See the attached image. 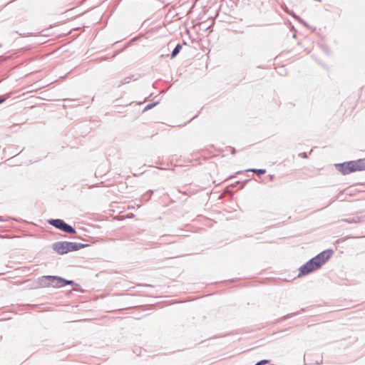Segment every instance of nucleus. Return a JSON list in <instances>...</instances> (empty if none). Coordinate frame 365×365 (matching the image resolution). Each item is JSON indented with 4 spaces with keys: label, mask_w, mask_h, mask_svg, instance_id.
<instances>
[{
    "label": "nucleus",
    "mask_w": 365,
    "mask_h": 365,
    "mask_svg": "<svg viewBox=\"0 0 365 365\" xmlns=\"http://www.w3.org/2000/svg\"><path fill=\"white\" fill-rule=\"evenodd\" d=\"M335 167L344 175L354 172L364 171L365 170V158L336 164Z\"/></svg>",
    "instance_id": "nucleus-1"
},
{
    "label": "nucleus",
    "mask_w": 365,
    "mask_h": 365,
    "mask_svg": "<svg viewBox=\"0 0 365 365\" xmlns=\"http://www.w3.org/2000/svg\"><path fill=\"white\" fill-rule=\"evenodd\" d=\"M53 280H56L57 281V284L61 286V287H63L66 284H70V285H73V281H71V280H66V279H63L61 277H53Z\"/></svg>",
    "instance_id": "nucleus-6"
},
{
    "label": "nucleus",
    "mask_w": 365,
    "mask_h": 365,
    "mask_svg": "<svg viewBox=\"0 0 365 365\" xmlns=\"http://www.w3.org/2000/svg\"><path fill=\"white\" fill-rule=\"evenodd\" d=\"M181 49V46L180 44L177 45L176 47L174 48V50L172 52V57L175 56Z\"/></svg>",
    "instance_id": "nucleus-8"
},
{
    "label": "nucleus",
    "mask_w": 365,
    "mask_h": 365,
    "mask_svg": "<svg viewBox=\"0 0 365 365\" xmlns=\"http://www.w3.org/2000/svg\"><path fill=\"white\" fill-rule=\"evenodd\" d=\"M86 246L85 245L78 244L76 242H60L55 243L53 247L59 255H64L70 252L78 250Z\"/></svg>",
    "instance_id": "nucleus-2"
},
{
    "label": "nucleus",
    "mask_w": 365,
    "mask_h": 365,
    "mask_svg": "<svg viewBox=\"0 0 365 365\" xmlns=\"http://www.w3.org/2000/svg\"><path fill=\"white\" fill-rule=\"evenodd\" d=\"M48 222L55 227L60 229L67 233H75V230L70 225H67L62 220H51Z\"/></svg>",
    "instance_id": "nucleus-4"
},
{
    "label": "nucleus",
    "mask_w": 365,
    "mask_h": 365,
    "mask_svg": "<svg viewBox=\"0 0 365 365\" xmlns=\"http://www.w3.org/2000/svg\"><path fill=\"white\" fill-rule=\"evenodd\" d=\"M332 255L333 251L331 250H327L313 257L312 259L316 264L315 267H317L318 269L320 268L326 262L328 261Z\"/></svg>",
    "instance_id": "nucleus-3"
},
{
    "label": "nucleus",
    "mask_w": 365,
    "mask_h": 365,
    "mask_svg": "<svg viewBox=\"0 0 365 365\" xmlns=\"http://www.w3.org/2000/svg\"><path fill=\"white\" fill-rule=\"evenodd\" d=\"M248 171L253 172L259 175H264L266 173V170L264 169H250Z\"/></svg>",
    "instance_id": "nucleus-7"
},
{
    "label": "nucleus",
    "mask_w": 365,
    "mask_h": 365,
    "mask_svg": "<svg viewBox=\"0 0 365 365\" xmlns=\"http://www.w3.org/2000/svg\"><path fill=\"white\" fill-rule=\"evenodd\" d=\"M268 361L267 360H262L259 362H258L256 365H262V364H267Z\"/></svg>",
    "instance_id": "nucleus-9"
},
{
    "label": "nucleus",
    "mask_w": 365,
    "mask_h": 365,
    "mask_svg": "<svg viewBox=\"0 0 365 365\" xmlns=\"http://www.w3.org/2000/svg\"><path fill=\"white\" fill-rule=\"evenodd\" d=\"M6 100V98L0 96V103L4 102Z\"/></svg>",
    "instance_id": "nucleus-10"
},
{
    "label": "nucleus",
    "mask_w": 365,
    "mask_h": 365,
    "mask_svg": "<svg viewBox=\"0 0 365 365\" xmlns=\"http://www.w3.org/2000/svg\"><path fill=\"white\" fill-rule=\"evenodd\" d=\"M315 262L312 259H310L305 264L300 267L298 277L309 274V273L318 269L317 267H315Z\"/></svg>",
    "instance_id": "nucleus-5"
}]
</instances>
